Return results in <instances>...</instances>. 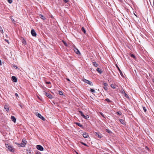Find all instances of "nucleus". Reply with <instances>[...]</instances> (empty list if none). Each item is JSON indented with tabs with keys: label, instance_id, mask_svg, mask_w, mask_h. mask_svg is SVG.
Listing matches in <instances>:
<instances>
[{
	"label": "nucleus",
	"instance_id": "nucleus-1",
	"mask_svg": "<svg viewBox=\"0 0 154 154\" xmlns=\"http://www.w3.org/2000/svg\"><path fill=\"white\" fill-rule=\"evenodd\" d=\"M26 143V141L25 139H23L22 140V142L20 144L17 143V145H19L21 147H24L25 146V145Z\"/></svg>",
	"mask_w": 154,
	"mask_h": 154
},
{
	"label": "nucleus",
	"instance_id": "nucleus-2",
	"mask_svg": "<svg viewBox=\"0 0 154 154\" xmlns=\"http://www.w3.org/2000/svg\"><path fill=\"white\" fill-rule=\"evenodd\" d=\"M79 113L80 115L84 119H87L89 118V116L87 115H84L82 112L81 111H79Z\"/></svg>",
	"mask_w": 154,
	"mask_h": 154
},
{
	"label": "nucleus",
	"instance_id": "nucleus-3",
	"mask_svg": "<svg viewBox=\"0 0 154 154\" xmlns=\"http://www.w3.org/2000/svg\"><path fill=\"white\" fill-rule=\"evenodd\" d=\"M6 147L8 148V149L11 152H13V148L11 146L8 144L5 143Z\"/></svg>",
	"mask_w": 154,
	"mask_h": 154
},
{
	"label": "nucleus",
	"instance_id": "nucleus-4",
	"mask_svg": "<svg viewBox=\"0 0 154 154\" xmlns=\"http://www.w3.org/2000/svg\"><path fill=\"white\" fill-rule=\"evenodd\" d=\"M36 148L38 150L41 151H43L44 148L43 147L40 145H37L36 146Z\"/></svg>",
	"mask_w": 154,
	"mask_h": 154
},
{
	"label": "nucleus",
	"instance_id": "nucleus-5",
	"mask_svg": "<svg viewBox=\"0 0 154 154\" xmlns=\"http://www.w3.org/2000/svg\"><path fill=\"white\" fill-rule=\"evenodd\" d=\"M83 81L84 82L88 84L89 85H93V84L92 82H91L90 81L86 80V79H84Z\"/></svg>",
	"mask_w": 154,
	"mask_h": 154
},
{
	"label": "nucleus",
	"instance_id": "nucleus-6",
	"mask_svg": "<svg viewBox=\"0 0 154 154\" xmlns=\"http://www.w3.org/2000/svg\"><path fill=\"white\" fill-rule=\"evenodd\" d=\"M36 115L37 116H38L40 119H41L42 120L44 121L45 120V118L43 117L40 114L38 113Z\"/></svg>",
	"mask_w": 154,
	"mask_h": 154
},
{
	"label": "nucleus",
	"instance_id": "nucleus-7",
	"mask_svg": "<svg viewBox=\"0 0 154 154\" xmlns=\"http://www.w3.org/2000/svg\"><path fill=\"white\" fill-rule=\"evenodd\" d=\"M44 94L45 95H46L47 97H48L50 98H52V95L51 94L45 92Z\"/></svg>",
	"mask_w": 154,
	"mask_h": 154
},
{
	"label": "nucleus",
	"instance_id": "nucleus-8",
	"mask_svg": "<svg viewBox=\"0 0 154 154\" xmlns=\"http://www.w3.org/2000/svg\"><path fill=\"white\" fill-rule=\"evenodd\" d=\"M31 33L32 35L33 36H35L36 35V33L34 29L31 30Z\"/></svg>",
	"mask_w": 154,
	"mask_h": 154
},
{
	"label": "nucleus",
	"instance_id": "nucleus-9",
	"mask_svg": "<svg viewBox=\"0 0 154 154\" xmlns=\"http://www.w3.org/2000/svg\"><path fill=\"white\" fill-rule=\"evenodd\" d=\"M11 79L12 81L13 82H17V79L15 76H12L11 77Z\"/></svg>",
	"mask_w": 154,
	"mask_h": 154
},
{
	"label": "nucleus",
	"instance_id": "nucleus-10",
	"mask_svg": "<svg viewBox=\"0 0 154 154\" xmlns=\"http://www.w3.org/2000/svg\"><path fill=\"white\" fill-rule=\"evenodd\" d=\"M74 50L75 52L77 54H80L79 51L77 48H74Z\"/></svg>",
	"mask_w": 154,
	"mask_h": 154
},
{
	"label": "nucleus",
	"instance_id": "nucleus-11",
	"mask_svg": "<svg viewBox=\"0 0 154 154\" xmlns=\"http://www.w3.org/2000/svg\"><path fill=\"white\" fill-rule=\"evenodd\" d=\"M83 136L85 138H87L89 137V135L88 134L85 132L83 133Z\"/></svg>",
	"mask_w": 154,
	"mask_h": 154
},
{
	"label": "nucleus",
	"instance_id": "nucleus-12",
	"mask_svg": "<svg viewBox=\"0 0 154 154\" xmlns=\"http://www.w3.org/2000/svg\"><path fill=\"white\" fill-rule=\"evenodd\" d=\"M11 119L14 123L16 122V119L14 116H11Z\"/></svg>",
	"mask_w": 154,
	"mask_h": 154
},
{
	"label": "nucleus",
	"instance_id": "nucleus-13",
	"mask_svg": "<svg viewBox=\"0 0 154 154\" xmlns=\"http://www.w3.org/2000/svg\"><path fill=\"white\" fill-rule=\"evenodd\" d=\"M4 108L6 109V111L8 112L9 110V108L7 105H5Z\"/></svg>",
	"mask_w": 154,
	"mask_h": 154
},
{
	"label": "nucleus",
	"instance_id": "nucleus-14",
	"mask_svg": "<svg viewBox=\"0 0 154 154\" xmlns=\"http://www.w3.org/2000/svg\"><path fill=\"white\" fill-rule=\"evenodd\" d=\"M39 17H40L43 20H44L45 19V17L42 15L39 14Z\"/></svg>",
	"mask_w": 154,
	"mask_h": 154
},
{
	"label": "nucleus",
	"instance_id": "nucleus-15",
	"mask_svg": "<svg viewBox=\"0 0 154 154\" xmlns=\"http://www.w3.org/2000/svg\"><path fill=\"white\" fill-rule=\"evenodd\" d=\"M96 70L100 74H101L102 73V71H101V70L100 69V68H97V69H96Z\"/></svg>",
	"mask_w": 154,
	"mask_h": 154
},
{
	"label": "nucleus",
	"instance_id": "nucleus-16",
	"mask_svg": "<svg viewBox=\"0 0 154 154\" xmlns=\"http://www.w3.org/2000/svg\"><path fill=\"white\" fill-rule=\"evenodd\" d=\"M117 68H118L119 72H120V74H121V75L122 76H123V73L122 72V71L120 70V69L119 68L118 66H117Z\"/></svg>",
	"mask_w": 154,
	"mask_h": 154
},
{
	"label": "nucleus",
	"instance_id": "nucleus-17",
	"mask_svg": "<svg viewBox=\"0 0 154 154\" xmlns=\"http://www.w3.org/2000/svg\"><path fill=\"white\" fill-rule=\"evenodd\" d=\"M120 122L122 124H125V121L122 119H120L119 120Z\"/></svg>",
	"mask_w": 154,
	"mask_h": 154
},
{
	"label": "nucleus",
	"instance_id": "nucleus-18",
	"mask_svg": "<svg viewBox=\"0 0 154 154\" xmlns=\"http://www.w3.org/2000/svg\"><path fill=\"white\" fill-rule=\"evenodd\" d=\"M96 135L98 136V137L100 138H101L102 137V136L100 134H99L97 133H96Z\"/></svg>",
	"mask_w": 154,
	"mask_h": 154
},
{
	"label": "nucleus",
	"instance_id": "nucleus-19",
	"mask_svg": "<svg viewBox=\"0 0 154 154\" xmlns=\"http://www.w3.org/2000/svg\"><path fill=\"white\" fill-rule=\"evenodd\" d=\"M93 65L95 67H97L98 66L97 64L95 62H93L92 63Z\"/></svg>",
	"mask_w": 154,
	"mask_h": 154
},
{
	"label": "nucleus",
	"instance_id": "nucleus-20",
	"mask_svg": "<svg viewBox=\"0 0 154 154\" xmlns=\"http://www.w3.org/2000/svg\"><path fill=\"white\" fill-rule=\"evenodd\" d=\"M116 85H114V84H111V87L112 88H113L114 89V88H116Z\"/></svg>",
	"mask_w": 154,
	"mask_h": 154
},
{
	"label": "nucleus",
	"instance_id": "nucleus-21",
	"mask_svg": "<svg viewBox=\"0 0 154 154\" xmlns=\"http://www.w3.org/2000/svg\"><path fill=\"white\" fill-rule=\"evenodd\" d=\"M82 31L85 34L86 31L83 27H82L81 29Z\"/></svg>",
	"mask_w": 154,
	"mask_h": 154
},
{
	"label": "nucleus",
	"instance_id": "nucleus-22",
	"mask_svg": "<svg viewBox=\"0 0 154 154\" xmlns=\"http://www.w3.org/2000/svg\"><path fill=\"white\" fill-rule=\"evenodd\" d=\"M22 42V43L24 45H26V41L24 39H23Z\"/></svg>",
	"mask_w": 154,
	"mask_h": 154
},
{
	"label": "nucleus",
	"instance_id": "nucleus-23",
	"mask_svg": "<svg viewBox=\"0 0 154 154\" xmlns=\"http://www.w3.org/2000/svg\"><path fill=\"white\" fill-rule=\"evenodd\" d=\"M0 31L2 32V33H3V31L2 29L1 26H0Z\"/></svg>",
	"mask_w": 154,
	"mask_h": 154
},
{
	"label": "nucleus",
	"instance_id": "nucleus-24",
	"mask_svg": "<svg viewBox=\"0 0 154 154\" xmlns=\"http://www.w3.org/2000/svg\"><path fill=\"white\" fill-rule=\"evenodd\" d=\"M90 91H91V92H92V93H95V91L94 89H91Z\"/></svg>",
	"mask_w": 154,
	"mask_h": 154
},
{
	"label": "nucleus",
	"instance_id": "nucleus-25",
	"mask_svg": "<svg viewBox=\"0 0 154 154\" xmlns=\"http://www.w3.org/2000/svg\"><path fill=\"white\" fill-rule=\"evenodd\" d=\"M106 100L108 102H111L110 100L108 98L106 99Z\"/></svg>",
	"mask_w": 154,
	"mask_h": 154
},
{
	"label": "nucleus",
	"instance_id": "nucleus-26",
	"mask_svg": "<svg viewBox=\"0 0 154 154\" xmlns=\"http://www.w3.org/2000/svg\"><path fill=\"white\" fill-rule=\"evenodd\" d=\"M8 1L9 3L11 4L12 2V0H8Z\"/></svg>",
	"mask_w": 154,
	"mask_h": 154
},
{
	"label": "nucleus",
	"instance_id": "nucleus-27",
	"mask_svg": "<svg viewBox=\"0 0 154 154\" xmlns=\"http://www.w3.org/2000/svg\"><path fill=\"white\" fill-rule=\"evenodd\" d=\"M143 109L144 112H146V109L145 107H143Z\"/></svg>",
	"mask_w": 154,
	"mask_h": 154
},
{
	"label": "nucleus",
	"instance_id": "nucleus-28",
	"mask_svg": "<svg viewBox=\"0 0 154 154\" xmlns=\"http://www.w3.org/2000/svg\"><path fill=\"white\" fill-rule=\"evenodd\" d=\"M76 124L80 127H81L82 126V125H80V124L79 123H76Z\"/></svg>",
	"mask_w": 154,
	"mask_h": 154
},
{
	"label": "nucleus",
	"instance_id": "nucleus-29",
	"mask_svg": "<svg viewBox=\"0 0 154 154\" xmlns=\"http://www.w3.org/2000/svg\"><path fill=\"white\" fill-rule=\"evenodd\" d=\"M100 114L103 116V117H104V115L103 114V113L101 112H100Z\"/></svg>",
	"mask_w": 154,
	"mask_h": 154
},
{
	"label": "nucleus",
	"instance_id": "nucleus-30",
	"mask_svg": "<svg viewBox=\"0 0 154 154\" xmlns=\"http://www.w3.org/2000/svg\"><path fill=\"white\" fill-rule=\"evenodd\" d=\"M81 143H82V144H83V145H85V146H88L85 143H83V142H81Z\"/></svg>",
	"mask_w": 154,
	"mask_h": 154
},
{
	"label": "nucleus",
	"instance_id": "nucleus-31",
	"mask_svg": "<svg viewBox=\"0 0 154 154\" xmlns=\"http://www.w3.org/2000/svg\"><path fill=\"white\" fill-rule=\"evenodd\" d=\"M131 57H133L134 58L135 57V56L134 55H133V54H131Z\"/></svg>",
	"mask_w": 154,
	"mask_h": 154
},
{
	"label": "nucleus",
	"instance_id": "nucleus-32",
	"mask_svg": "<svg viewBox=\"0 0 154 154\" xmlns=\"http://www.w3.org/2000/svg\"><path fill=\"white\" fill-rule=\"evenodd\" d=\"M36 154H41V153L37 151L36 153Z\"/></svg>",
	"mask_w": 154,
	"mask_h": 154
},
{
	"label": "nucleus",
	"instance_id": "nucleus-33",
	"mask_svg": "<svg viewBox=\"0 0 154 154\" xmlns=\"http://www.w3.org/2000/svg\"><path fill=\"white\" fill-rule=\"evenodd\" d=\"M63 1L64 2L66 3L68 2V0H63Z\"/></svg>",
	"mask_w": 154,
	"mask_h": 154
},
{
	"label": "nucleus",
	"instance_id": "nucleus-34",
	"mask_svg": "<svg viewBox=\"0 0 154 154\" xmlns=\"http://www.w3.org/2000/svg\"><path fill=\"white\" fill-rule=\"evenodd\" d=\"M59 94H60V95H62V94H63L62 92L61 91H60V92H59Z\"/></svg>",
	"mask_w": 154,
	"mask_h": 154
},
{
	"label": "nucleus",
	"instance_id": "nucleus-35",
	"mask_svg": "<svg viewBox=\"0 0 154 154\" xmlns=\"http://www.w3.org/2000/svg\"><path fill=\"white\" fill-rule=\"evenodd\" d=\"M15 94L16 97H18V94H17L15 93Z\"/></svg>",
	"mask_w": 154,
	"mask_h": 154
},
{
	"label": "nucleus",
	"instance_id": "nucleus-36",
	"mask_svg": "<svg viewBox=\"0 0 154 154\" xmlns=\"http://www.w3.org/2000/svg\"><path fill=\"white\" fill-rule=\"evenodd\" d=\"M125 94V96L127 97V98H128V96L126 94Z\"/></svg>",
	"mask_w": 154,
	"mask_h": 154
},
{
	"label": "nucleus",
	"instance_id": "nucleus-37",
	"mask_svg": "<svg viewBox=\"0 0 154 154\" xmlns=\"http://www.w3.org/2000/svg\"><path fill=\"white\" fill-rule=\"evenodd\" d=\"M117 114H118V115H120L121 114L119 112H117Z\"/></svg>",
	"mask_w": 154,
	"mask_h": 154
},
{
	"label": "nucleus",
	"instance_id": "nucleus-38",
	"mask_svg": "<svg viewBox=\"0 0 154 154\" xmlns=\"http://www.w3.org/2000/svg\"><path fill=\"white\" fill-rule=\"evenodd\" d=\"M122 93H124V94H125V91H124V90H122Z\"/></svg>",
	"mask_w": 154,
	"mask_h": 154
},
{
	"label": "nucleus",
	"instance_id": "nucleus-39",
	"mask_svg": "<svg viewBox=\"0 0 154 154\" xmlns=\"http://www.w3.org/2000/svg\"><path fill=\"white\" fill-rule=\"evenodd\" d=\"M106 131H107V132H109V133H110V131L109 130H107V129H106Z\"/></svg>",
	"mask_w": 154,
	"mask_h": 154
},
{
	"label": "nucleus",
	"instance_id": "nucleus-40",
	"mask_svg": "<svg viewBox=\"0 0 154 154\" xmlns=\"http://www.w3.org/2000/svg\"><path fill=\"white\" fill-rule=\"evenodd\" d=\"M145 149H148V150H149V148H148V147H147V146H146V147H145Z\"/></svg>",
	"mask_w": 154,
	"mask_h": 154
},
{
	"label": "nucleus",
	"instance_id": "nucleus-41",
	"mask_svg": "<svg viewBox=\"0 0 154 154\" xmlns=\"http://www.w3.org/2000/svg\"><path fill=\"white\" fill-rule=\"evenodd\" d=\"M46 83L47 84H50V82H46Z\"/></svg>",
	"mask_w": 154,
	"mask_h": 154
},
{
	"label": "nucleus",
	"instance_id": "nucleus-42",
	"mask_svg": "<svg viewBox=\"0 0 154 154\" xmlns=\"http://www.w3.org/2000/svg\"><path fill=\"white\" fill-rule=\"evenodd\" d=\"M67 79V80L68 81H70V80H69V79Z\"/></svg>",
	"mask_w": 154,
	"mask_h": 154
},
{
	"label": "nucleus",
	"instance_id": "nucleus-43",
	"mask_svg": "<svg viewBox=\"0 0 154 154\" xmlns=\"http://www.w3.org/2000/svg\"><path fill=\"white\" fill-rule=\"evenodd\" d=\"M11 20H12V21H14V19H11Z\"/></svg>",
	"mask_w": 154,
	"mask_h": 154
},
{
	"label": "nucleus",
	"instance_id": "nucleus-44",
	"mask_svg": "<svg viewBox=\"0 0 154 154\" xmlns=\"http://www.w3.org/2000/svg\"><path fill=\"white\" fill-rule=\"evenodd\" d=\"M5 40L6 41V42H8V40H6V39H5Z\"/></svg>",
	"mask_w": 154,
	"mask_h": 154
},
{
	"label": "nucleus",
	"instance_id": "nucleus-45",
	"mask_svg": "<svg viewBox=\"0 0 154 154\" xmlns=\"http://www.w3.org/2000/svg\"><path fill=\"white\" fill-rule=\"evenodd\" d=\"M153 82L154 83V80H153Z\"/></svg>",
	"mask_w": 154,
	"mask_h": 154
}]
</instances>
